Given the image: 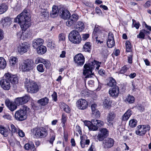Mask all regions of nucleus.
<instances>
[{"instance_id":"nucleus-33","label":"nucleus","mask_w":151,"mask_h":151,"mask_svg":"<svg viewBox=\"0 0 151 151\" xmlns=\"http://www.w3.org/2000/svg\"><path fill=\"white\" fill-rule=\"evenodd\" d=\"M50 138L49 140V142L51 144H52L54 141L55 139V134L54 132L52 129H50Z\"/></svg>"},{"instance_id":"nucleus-44","label":"nucleus","mask_w":151,"mask_h":151,"mask_svg":"<svg viewBox=\"0 0 151 151\" xmlns=\"http://www.w3.org/2000/svg\"><path fill=\"white\" fill-rule=\"evenodd\" d=\"M135 99L134 96H132L129 95L125 99V101L129 103L132 104L134 103Z\"/></svg>"},{"instance_id":"nucleus-60","label":"nucleus","mask_w":151,"mask_h":151,"mask_svg":"<svg viewBox=\"0 0 151 151\" xmlns=\"http://www.w3.org/2000/svg\"><path fill=\"white\" fill-rule=\"evenodd\" d=\"M133 54L131 52L128 57V61L130 63H131L132 62Z\"/></svg>"},{"instance_id":"nucleus-8","label":"nucleus","mask_w":151,"mask_h":151,"mask_svg":"<svg viewBox=\"0 0 151 151\" xmlns=\"http://www.w3.org/2000/svg\"><path fill=\"white\" fill-rule=\"evenodd\" d=\"M33 63L32 60L27 59L20 65L19 69L22 71H29L32 69V65Z\"/></svg>"},{"instance_id":"nucleus-9","label":"nucleus","mask_w":151,"mask_h":151,"mask_svg":"<svg viewBox=\"0 0 151 151\" xmlns=\"http://www.w3.org/2000/svg\"><path fill=\"white\" fill-rule=\"evenodd\" d=\"M137 129L136 131V134L142 136L145 134L147 131L150 130V127L148 125H140L137 127Z\"/></svg>"},{"instance_id":"nucleus-20","label":"nucleus","mask_w":151,"mask_h":151,"mask_svg":"<svg viewBox=\"0 0 151 151\" xmlns=\"http://www.w3.org/2000/svg\"><path fill=\"white\" fill-rule=\"evenodd\" d=\"M5 103L7 106L12 111H14L17 108V106L14 103L8 99L6 100Z\"/></svg>"},{"instance_id":"nucleus-25","label":"nucleus","mask_w":151,"mask_h":151,"mask_svg":"<svg viewBox=\"0 0 151 151\" xmlns=\"http://www.w3.org/2000/svg\"><path fill=\"white\" fill-rule=\"evenodd\" d=\"M132 111L129 109L123 114L122 116V119L123 121H126L128 120L132 114Z\"/></svg>"},{"instance_id":"nucleus-14","label":"nucleus","mask_w":151,"mask_h":151,"mask_svg":"<svg viewBox=\"0 0 151 151\" xmlns=\"http://www.w3.org/2000/svg\"><path fill=\"white\" fill-rule=\"evenodd\" d=\"M119 92V87L117 86H115L109 89V93L111 96L115 98L118 96Z\"/></svg>"},{"instance_id":"nucleus-13","label":"nucleus","mask_w":151,"mask_h":151,"mask_svg":"<svg viewBox=\"0 0 151 151\" xmlns=\"http://www.w3.org/2000/svg\"><path fill=\"white\" fill-rule=\"evenodd\" d=\"M30 47V45L27 42H25L20 44L17 47L18 52L22 54L27 52Z\"/></svg>"},{"instance_id":"nucleus-48","label":"nucleus","mask_w":151,"mask_h":151,"mask_svg":"<svg viewBox=\"0 0 151 151\" xmlns=\"http://www.w3.org/2000/svg\"><path fill=\"white\" fill-rule=\"evenodd\" d=\"M100 113L98 110L92 112V116L93 117L98 118L100 117Z\"/></svg>"},{"instance_id":"nucleus-52","label":"nucleus","mask_w":151,"mask_h":151,"mask_svg":"<svg viewBox=\"0 0 151 151\" xmlns=\"http://www.w3.org/2000/svg\"><path fill=\"white\" fill-rule=\"evenodd\" d=\"M106 137L100 133H99L97 136V139L100 141L103 140Z\"/></svg>"},{"instance_id":"nucleus-37","label":"nucleus","mask_w":151,"mask_h":151,"mask_svg":"<svg viewBox=\"0 0 151 151\" xmlns=\"http://www.w3.org/2000/svg\"><path fill=\"white\" fill-rule=\"evenodd\" d=\"M6 65V62L3 57H0V68L4 69Z\"/></svg>"},{"instance_id":"nucleus-19","label":"nucleus","mask_w":151,"mask_h":151,"mask_svg":"<svg viewBox=\"0 0 151 151\" xmlns=\"http://www.w3.org/2000/svg\"><path fill=\"white\" fill-rule=\"evenodd\" d=\"M116 116V114L113 112L109 113L107 116L106 120L109 126H113V123L111 122L113 121Z\"/></svg>"},{"instance_id":"nucleus-15","label":"nucleus","mask_w":151,"mask_h":151,"mask_svg":"<svg viewBox=\"0 0 151 151\" xmlns=\"http://www.w3.org/2000/svg\"><path fill=\"white\" fill-rule=\"evenodd\" d=\"M69 18L66 22V25L68 27L75 24L78 19V17L77 14H73Z\"/></svg>"},{"instance_id":"nucleus-16","label":"nucleus","mask_w":151,"mask_h":151,"mask_svg":"<svg viewBox=\"0 0 151 151\" xmlns=\"http://www.w3.org/2000/svg\"><path fill=\"white\" fill-rule=\"evenodd\" d=\"M107 45L108 47L110 48L112 47L115 45L114 35L111 32H110L108 35Z\"/></svg>"},{"instance_id":"nucleus-45","label":"nucleus","mask_w":151,"mask_h":151,"mask_svg":"<svg viewBox=\"0 0 151 151\" xmlns=\"http://www.w3.org/2000/svg\"><path fill=\"white\" fill-rule=\"evenodd\" d=\"M100 133L107 137L109 134L108 130L105 128H101L99 130Z\"/></svg>"},{"instance_id":"nucleus-58","label":"nucleus","mask_w":151,"mask_h":151,"mask_svg":"<svg viewBox=\"0 0 151 151\" xmlns=\"http://www.w3.org/2000/svg\"><path fill=\"white\" fill-rule=\"evenodd\" d=\"M19 136L21 137H23L25 136V134L23 131L20 129H18V131L17 132Z\"/></svg>"},{"instance_id":"nucleus-18","label":"nucleus","mask_w":151,"mask_h":151,"mask_svg":"<svg viewBox=\"0 0 151 151\" xmlns=\"http://www.w3.org/2000/svg\"><path fill=\"white\" fill-rule=\"evenodd\" d=\"M103 143L104 148H110L114 145V139L111 138H108L104 141Z\"/></svg>"},{"instance_id":"nucleus-56","label":"nucleus","mask_w":151,"mask_h":151,"mask_svg":"<svg viewBox=\"0 0 151 151\" xmlns=\"http://www.w3.org/2000/svg\"><path fill=\"white\" fill-rule=\"evenodd\" d=\"M23 99V102L24 104L27 102L30 99V97L28 95H26L23 97H22Z\"/></svg>"},{"instance_id":"nucleus-43","label":"nucleus","mask_w":151,"mask_h":151,"mask_svg":"<svg viewBox=\"0 0 151 151\" xmlns=\"http://www.w3.org/2000/svg\"><path fill=\"white\" fill-rule=\"evenodd\" d=\"M58 41L59 42L63 43L65 41V35L64 33H61L58 35Z\"/></svg>"},{"instance_id":"nucleus-2","label":"nucleus","mask_w":151,"mask_h":151,"mask_svg":"<svg viewBox=\"0 0 151 151\" xmlns=\"http://www.w3.org/2000/svg\"><path fill=\"white\" fill-rule=\"evenodd\" d=\"M101 64V63L94 60L88 64H85L84 66V69L83 70V74L84 76H86L85 77L89 78L92 75L93 69L96 68V69L98 70Z\"/></svg>"},{"instance_id":"nucleus-61","label":"nucleus","mask_w":151,"mask_h":151,"mask_svg":"<svg viewBox=\"0 0 151 151\" xmlns=\"http://www.w3.org/2000/svg\"><path fill=\"white\" fill-rule=\"evenodd\" d=\"M128 69V68L126 66H124L122 67L120 71V73L123 74L126 72Z\"/></svg>"},{"instance_id":"nucleus-51","label":"nucleus","mask_w":151,"mask_h":151,"mask_svg":"<svg viewBox=\"0 0 151 151\" xmlns=\"http://www.w3.org/2000/svg\"><path fill=\"white\" fill-rule=\"evenodd\" d=\"M13 76V75L11 73L8 72L5 74L4 77L5 78V79H6L9 81H10V80L11 79V78Z\"/></svg>"},{"instance_id":"nucleus-63","label":"nucleus","mask_w":151,"mask_h":151,"mask_svg":"<svg viewBox=\"0 0 151 151\" xmlns=\"http://www.w3.org/2000/svg\"><path fill=\"white\" fill-rule=\"evenodd\" d=\"M97 105L96 104H93L91 106V108L92 112L94 111H95L97 110L96 109Z\"/></svg>"},{"instance_id":"nucleus-24","label":"nucleus","mask_w":151,"mask_h":151,"mask_svg":"<svg viewBox=\"0 0 151 151\" xmlns=\"http://www.w3.org/2000/svg\"><path fill=\"white\" fill-rule=\"evenodd\" d=\"M70 13L69 11L66 9L63 10L61 13L60 16L63 19H65L69 18L70 16Z\"/></svg>"},{"instance_id":"nucleus-36","label":"nucleus","mask_w":151,"mask_h":151,"mask_svg":"<svg viewBox=\"0 0 151 151\" xmlns=\"http://www.w3.org/2000/svg\"><path fill=\"white\" fill-rule=\"evenodd\" d=\"M116 82L115 80L112 77L109 78V81L107 83V85L110 87H114L117 86Z\"/></svg>"},{"instance_id":"nucleus-35","label":"nucleus","mask_w":151,"mask_h":151,"mask_svg":"<svg viewBox=\"0 0 151 151\" xmlns=\"http://www.w3.org/2000/svg\"><path fill=\"white\" fill-rule=\"evenodd\" d=\"M8 6L4 3H2L0 4V14L5 12L7 10Z\"/></svg>"},{"instance_id":"nucleus-31","label":"nucleus","mask_w":151,"mask_h":151,"mask_svg":"<svg viewBox=\"0 0 151 151\" xmlns=\"http://www.w3.org/2000/svg\"><path fill=\"white\" fill-rule=\"evenodd\" d=\"M0 133L4 137L7 136L8 131L7 129L2 126L0 125Z\"/></svg>"},{"instance_id":"nucleus-62","label":"nucleus","mask_w":151,"mask_h":151,"mask_svg":"<svg viewBox=\"0 0 151 151\" xmlns=\"http://www.w3.org/2000/svg\"><path fill=\"white\" fill-rule=\"evenodd\" d=\"M82 40H85L89 37V35L88 34H85L82 35Z\"/></svg>"},{"instance_id":"nucleus-47","label":"nucleus","mask_w":151,"mask_h":151,"mask_svg":"<svg viewBox=\"0 0 151 151\" xmlns=\"http://www.w3.org/2000/svg\"><path fill=\"white\" fill-rule=\"evenodd\" d=\"M137 122L136 120L134 119H132L130 120L129 122V125L131 127H135L137 124Z\"/></svg>"},{"instance_id":"nucleus-10","label":"nucleus","mask_w":151,"mask_h":151,"mask_svg":"<svg viewBox=\"0 0 151 151\" xmlns=\"http://www.w3.org/2000/svg\"><path fill=\"white\" fill-rule=\"evenodd\" d=\"M74 62L77 66L83 65L85 62V58L81 53L76 55L74 58Z\"/></svg>"},{"instance_id":"nucleus-41","label":"nucleus","mask_w":151,"mask_h":151,"mask_svg":"<svg viewBox=\"0 0 151 151\" xmlns=\"http://www.w3.org/2000/svg\"><path fill=\"white\" fill-rule=\"evenodd\" d=\"M47 46L48 47L53 49L55 47V42L52 40H49L47 42Z\"/></svg>"},{"instance_id":"nucleus-50","label":"nucleus","mask_w":151,"mask_h":151,"mask_svg":"<svg viewBox=\"0 0 151 151\" xmlns=\"http://www.w3.org/2000/svg\"><path fill=\"white\" fill-rule=\"evenodd\" d=\"M19 129L18 127H16L15 126L12 124L11 125V131L12 133H17V131H18V129Z\"/></svg>"},{"instance_id":"nucleus-53","label":"nucleus","mask_w":151,"mask_h":151,"mask_svg":"<svg viewBox=\"0 0 151 151\" xmlns=\"http://www.w3.org/2000/svg\"><path fill=\"white\" fill-rule=\"evenodd\" d=\"M43 65L42 64H40L37 66V69L39 72L42 73L44 71V69L43 68Z\"/></svg>"},{"instance_id":"nucleus-28","label":"nucleus","mask_w":151,"mask_h":151,"mask_svg":"<svg viewBox=\"0 0 151 151\" xmlns=\"http://www.w3.org/2000/svg\"><path fill=\"white\" fill-rule=\"evenodd\" d=\"M37 52L39 54H43L45 53L47 51V48L43 45L39 46L37 48Z\"/></svg>"},{"instance_id":"nucleus-30","label":"nucleus","mask_w":151,"mask_h":151,"mask_svg":"<svg viewBox=\"0 0 151 151\" xmlns=\"http://www.w3.org/2000/svg\"><path fill=\"white\" fill-rule=\"evenodd\" d=\"M81 141L80 144L82 148L85 147V145H89L90 143V140L88 139H86L85 137L83 136H81Z\"/></svg>"},{"instance_id":"nucleus-4","label":"nucleus","mask_w":151,"mask_h":151,"mask_svg":"<svg viewBox=\"0 0 151 151\" xmlns=\"http://www.w3.org/2000/svg\"><path fill=\"white\" fill-rule=\"evenodd\" d=\"M24 83V86L27 88V91L28 92L31 93H35L39 90V86L34 81L30 82L29 79L25 78Z\"/></svg>"},{"instance_id":"nucleus-1","label":"nucleus","mask_w":151,"mask_h":151,"mask_svg":"<svg viewBox=\"0 0 151 151\" xmlns=\"http://www.w3.org/2000/svg\"><path fill=\"white\" fill-rule=\"evenodd\" d=\"M31 17L29 12L24 10L14 19V22H18L23 31H25L30 26Z\"/></svg>"},{"instance_id":"nucleus-11","label":"nucleus","mask_w":151,"mask_h":151,"mask_svg":"<svg viewBox=\"0 0 151 151\" xmlns=\"http://www.w3.org/2000/svg\"><path fill=\"white\" fill-rule=\"evenodd\" d=\"M103 30H102L101 27L97 25H96L95 26L94 31L93 33V37L96 39V41H98V43L99 42L100 43L103 42L99 40H97L98 36H101V34Z\"/></svg>"},{"instance_id":"nucleus-17","label":"nucleus","mask_w":151,"mask_h":151,"mask_svg":"<svg viewBox=\"0 0 151 151\" xmlns=\"http://www.w3.org/2000/svg\"><path fill=\"white\" fill-rule=\"evenodd\" d=\"M0 84L2 88L5 90H9L11 87L10 82L5 79H1L0 81Z\"/></svg>"},{"instance_id":"nucleus-22","label":"nucleus","mask_w":151,"mask_h":151,"mask_svg":"<svg viewBox=\"0 0 151 151\" xmlns=\"http://www.w3.org/2000/svg\"><path fill=\"white\" fill-rule=\"evenodd\" d=\"M17 35L18 38L23 40L28 37V35L27 32L23 30L17 32Z\"/></svg>"},{"instance_id":"nucleus-26","label":"nucleus","mask_w":151,"mask_h":151,"mask_svg":"<svg viewBox=\"0 0 151 151\" xmlns=\"http://www.w3.org/2000/svg\"><path fill=\"white\" fill-rule=\"evenodd\" d=\"M112 102L108 98H105L103 101V106L105 108L110 107L112 104Z\"/></svg>"},{"instance_id":"nucleus-5","label":"nucleus","mask_w":151,"mask_h":151,"mask_svg":"<svg viewBox=\"0 0 151 151\" xmlns=\"http://www.w3.org/2000/svg\"><path fill=\"white\" fill-rule=\"evenodd\" d=\"M29 109L27 106L24 105L19 109L17 111L15 114L16 119L19 121H22L25 119L27 116V111Z\"/></svg>"},{"instance_id":"nucleus-34","label":"nucleus","mask_w":151,"mask_h":151,"mask_svg":"<svg viewBox=\"0 0 151 151\" xmlns=\"http://www.w3.org/2000/svg\"><path fill=\"white\" fill-rule=\"evenodd\" d=\"M49 99L48 98L45 97L37 101V103L42 106H45L48 103Z\"/></svg>"},{"instance_id":"nucleus-3","label":"nucleus","mask_w":151,"mask_h":151,"mask_svg":"<svg viewBox=\"0 0 151 151\" xmlns=\"http://www.w3.org/2000/svg\"><path fill=\"white\" fill-rule=\"evenodd\" d=\"M85 125L88 127L89 130L92 131H97L98 129L103 126L104 124L103 121L97 119H92L91 122L87 121L84 122Z\"/></svg>"},{"instance_id":"nucleus-38","label":"nucleus","mask_w":151,"mask_h":151,"mask_svg":"<svg viewBox=\"0 0 151 151\" xmlns=\"http://www.w3.org/2000/svg\"><path fill=\"white\" fill-rule=\"evenodd\" d=\"M18 62L17 58L14 56L11 57L9 59V63L10 65L12 66H14Z\"/></svg>"},{"instance_id":"nucleus-6","label":"nucleus","mask_w":151,"mask_h":151,"mask_svg":"<svg viewBox=\"0 0 151 151\" xmlns=\"http://www.w3.org/2000/svg\"><path fill=\"white\" fill-rule=\"evenodd\" d=\"M31 131L34 137L38 139L44 138L48 135L47 130L43 127L35 128Z\"/></svg>"},{"instance_id":"nucleus-55","label":"nucleus","mask_w":151,"mask_h":151,"mask_svg":"<svg viewBox=\"0 0 151 151\" xmlns=\"http://www.w3.org/2000/svg\"><path fill=\"white\" fill-rule=\"evenodd\" d=\"M132 25H134V27H135L137 29H138L139 27L140 24L139 22H136V21L134 19H132Z\"/></svg>"},{"instance_id":"nucleus-46","label":"nucleus","mask_w":151,"mask_h":151,"mask_svg":"<svg viewBox=\"0 0 151 151\" xmlns=\"http://www.w3.org/2000/svg\"><path fill=\"white\" fill-rule=\"evenodd\" d=\"M15 102L17 105L19 106L24 104L22 97L17 98L16 99Z\"/></svg>"},{"instance_id":"nucleus-59","label":"nucleus","mask_w":151,"mask_h":151,"mask_svg":"<svg viewBox=\"0 0 151 151\" xmlns=\"http://www.w3.org/2000/svg\"><path fill=\"white\" fill-rule=\"evenodd\" d=\"M67 119V116L64 114H63L62 117V122L63 124H65L66 121Z\"/></svg>"},{"instance_id":"nucleus-7","label":"nucleus","mask_w":151,"mask_h":151,"mask_svg":"<svg viewBox=\"0 0 151 151\" xmlns=\"http://www.w3.org/2000/svg\"><path fill=\"white\" fill-rule=\"evenodd\" d=\"M69 40L74 44H78L81 40V38L79 32L76 30H73L69 33L68 36Z\"/></svg>"},{"instance_id":"nucleus-21","label":"nucleus","mask_w":151,"mask_h":151,"mask_svg":"<svg viewBox=\"0 0 151 151\" xmlns=\"http://www.w3.org/2000/svg\"><path fill=\"white\" fill-rule=\"evenodd\" d=\"M43 42L44 40L41 38L35 39L32 42V46L34 48H37L39 46L42 45Z\"/></svg>"},{"instance_id":"nucleus-39","label":"nucleus","mask_w":151,"mask_h":151,"mask_svg":"<svg viewBox=\"0 0 151 151\" xmlns=\"http://www.w3.org/2000/svg\"><path fill=\"white\" fill-rule=\"evenodd\" d=\"M84 28V24L81 22L79 21L78 22L76 25V29L80 32H81Z\"/></svg>"},{"instance_id":"nucleus-29","label":"nucleus","mask_w":151,"mask_h":151,"mask_svg":"<svg viewBox=\"0 0 151 151\" xmlns=\"http://www.w3.org/2000/svg\"><path fill=\"white\" fill-rule=\"evenodd\" d=\"M91 44L89 42H86L83 46L82 51L85 52H89L91 50Z\"/></svg>"},{"instance_id":"nucleus-32","label":"nucleus","mask_w":151,"mask_h":151,"mask_svg":"<svg viewBox=\"0 0 151 151\" xmlns=\"http://www.w3.org/2000/svg\"><path fill=\"white\" fill-rule=\"evenodd\" d=\"M61 109H63L67 113H69L70 111V109L68 106L63 102L61 103L60 105Z\"/></svg>"},{"instance_id":"nucleus-23","label":"nucleus","mask_w":151,"mask_h":151,"mask_svg":"<svg viewBox=\"0 0 151 151\" xmlns=\"http://www.w3.org/2000/svg\"><path fill=\"white\" fill-rule=\"evenodd\" d=\"M59 12V10L57 6L54 5L52 8V11L50 13V16L52 17L55 18L58 16Z\"/></svg>"},{"instance_id":"nucleus-42","label":"nucleus","mask_w":151,"mask_h":151,"mask_svg":"<svg viewBox=\"0 0 151 151\" xmlns=\"http://www.w3.org/2000/svg\"><path fill=\"white\" fill-rule=\"evenodd\" d=\"M18 81V78L17 76L16 75H13L10 81V82L13 84H16L17 83Z\"/></svg>"},{"instance_id":"nucleus-49","label":"nucleus","mask_w":151,"mask_h":151,"mask_svg":"<svg viewBox=\"0 0 151 151\" xmlns=\"http://www.w3.org/2000/svg\"><path fill=\"white\" fill-rule=\"evenodd\" d=\"M126 51L130 52L131 50V45L130 42L129 41H127L125 43Z\"/></svg>"},{"instance_id":"nucleus-54","label":"nucleus","mask_w":151,"mask_h":151,"mask_svg":"<svg viewBox=\"0 0 151 151\" xmlns=\"http://www.w3.org/2000/svg\"><path fill=\"white\" fill-rule=\"evenodd\" d=\"M145 37V35L142 30L140 31L139 34L137 36V38L142 39H144Z\"/></svg>"},{"instance_id":"nucleus-64","label":"nucleus","mask_w":151,"mask_h":151,"mask_svg":"<svg viewBox=\"0 0 151 151\" xmlns=\"http://www.w3.org/2000/svg\"><path fill=\"white\" fill-rule=\"evenodd\" d=\"M3 117L4 119H6L9 120H11L12 118L11 116L8 114H4L3 116Z\"/></svg>"},{"instance_id":"nucleus-27","label":"nucleus","mask_w":151,"mask_h":151,"mask_svg":"<svg viewBox=\"0 0 151 151\" xmlns=\"http://www.w3.org/2000/svg\"><path fill=\"white\" fill-rule=\"evenodd\" d=\"M0 23L3 26H6L11 24L10 20L8 17L2 18L0 21Z\"/></svg>"},{"instance_id":"nucleus-57","label":"nucleus","mask_w":151,"mask_h":151,"mask_svg":"<svg viewBox=\"0 0 151 151\" xmlns=\"http://www.w3.org/2000/svg\"><path fill=\"white\" fill-rule=\"evenodd\" d=\"M44 61V59L41 58H37L35 60V63L36 64H37L39 63H42Z\"/></svg>"},{"instance_id":"nucleus-40","label":"nucleus","mask_w":151,"mask_h":151,"mask_svg":"<svg viewBox=\"0 0 151 151\" xmlns=\"http://www.w3.org/2000/svg\"><path fill=\"white\" fill-rule=\"evenodd\" d=\"M35 146L32 142H29L25 145L24 148L26 150L31 149L34 147Z\"/></svg>"},{"instance_id":"nucleus-12","label":"nucleus","mask_w":151,"mask_h":151,"mask_svg":"<svg viewBox=\"0 0 151 151\" xmlns=\"http://www.w3.org/2000/svg\"><path fill=\"white\" fill-rule=\"evenodd\" d=\"M76 106L80 109L84 110L88 107V102L85 99H79L76 103Z\"/></svg>"}]
</instances>
